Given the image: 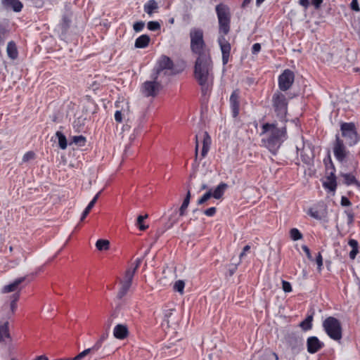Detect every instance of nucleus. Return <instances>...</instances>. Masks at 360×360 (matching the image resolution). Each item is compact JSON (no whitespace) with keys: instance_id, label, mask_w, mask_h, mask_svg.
<instances>
[{"instance_id":"1","label":"nucleus","mask_w":360,"mask_h":360,"mask_svg":"<svg viewBox=\"0 0 360 360\" xmlns=\"http://www.w3.org/2000/svg\"><path fill=\"white\" fill-rule=\"evenodd\" d=\"M260 136L262 146L272 155H276L288 139L287 129L284 124H279L276 122H266L261 126Z\"/></svg>"},{"instance_id":"2","label":"nucleus","mask_w":360,"mask_h":360,"mask_svg":"<svg viewBox=\"0 0 360 360\" xmlns=\"http://www.w3.org/2000/svg\"><path fill=\"white\" fill-rule=\"evenodd\" d=\"M213 65L210 55L198 56L194 66V76L201 86L202 93L206 95L213 84Z\"/></svg>"},{"instance_id":"3","label":"nucleus","mask_w":360,"mask_h":360,"mask_svg":"<svg viewBox=\"0 0 360 360\" xmlns=\"http://www.w3.org/2000/svg\"><path fill=\"white\" fill-rule=\"evenodd\" d=\"M191 50V51L201 56L202 55H210L206 50V44L203 39V31L200 28L193 27L190 31Z\"/></svg>"},{"instance_id":"4","label":"nucleus","mask_w":360,"mask_h":360,"mask_svg":"<svg viewBox=\"0 0 360 360\" xmlns=\"http://www.w3.org/2000/svg\"><path fill=\"white\" fill-rule=\"evenodd\" d=\"M323 328L330 338L340 341L342 338V328L340 321L335 317L326 318L322 323Z\"/></svg>"},{"instance_id":"5","label":"nucleus","mask_w":360,"mask_h":360,"mask_svg":"<svg viewBox=\"0 0 360 360\" xmlns=\"http://www.w3.org/2000/svg\"><path fill=\"white\" fill-rule=\"evenodd\" d=\"M272 107L277 117L281 121H286L288 101L285 94L276 91L272 96Z\"/></svg>"},{"instance_id":"6","label":"nucleus","mask_w":360,"mask_h":360,"mask_svg":"<svg viewBox=\"0 0 360 360\" xmlns=\"http://www.w3.org/2000/svg\"><path fill=\"white\" fill-rule=\"evenodd\" d=\"M215 10L219 21V33L226 35L230 30V9L228 6L224 4H219L216 6Z\"/></svg>"},{"instance_id":"7","label":"nucleus","mask_w":360,"mask_h":360,"mask_svg":"<svg viewBox=\"0 0 360 360\" xmlns=\"http://www.w3.org/2000/svg\"><path fill=\"white\" fill-rule=\"evenodd\" d=\"M341 136L349 146L356 145L360 141V135L354 122H342L340 124Z\"/></svg>"},{"instance_id":"8","label":"nucleus","mask_w":360,"mask_h":360,"mask_svg":"<svg viewBox=\"0 0 360 360\" xmlns=\"http://www.w3.org/2000/svg\"><path fill=\"white\" fill-rule=\"evenodd\" d=\"M333 150L335 159L340 162H345L349 154V151L344 143V141L340 138L339 134L335 135Z\"/></svg>"},{"instance_id":"9","label":"nucleus","mask_w":360,"mask_h":360,"mask_svg":"<svg viewBox=\"0 0 360 360\" xmlns=\"http://www.w3.org/2000/svg\"><path fill=\"white\" fill-rule=\"evenodd\" d=\"M295 80L294 72L285 69L279 76L278 79L279 89L282 91H286L290 89Z\"/></svg>"},{"instance_id":"10","label":"nucleus","mask_w":360,"mask_h":360,"mask_svg":"<svg viewBox=\"0 0 360 360\" xmlns=\"http://www.w3.org/2000/svg\"><path fill=\"white\" fill-rule=\"evenodd\" d=\"M158 77V76L154 75L153 76V81H146L143 84L142 92L146 96H155L160 91L161 85L157 81Z\"/></svg>"},{"instance_id":"11","label":"nucleus","mask_w":360,"mask_h":360,"mask_svg":"<svg viewBox=\"0 0 360 360\" xmlns=\"http://www.w3.org/2000/svg\"><path fill=\"white\" fill-rule=\"evenodd\" d=\"M287 344L293 354H298L303 347V339L294 334L289 335L287 338Z\"/></svg>"},{"instance_id":"12","label":"nucleus","mask_w":360,"mask_h":360,"mask_svg":"<svg viewBox=\"0 0 360 360\" xmlns=\"http://www.w3.org/2000/svg\"><path fill=\"white\" fill-rule=\"evenodd\" d=\"M218 43L220 46V49L222 53V63L225 65L228 63L230 52H231V44L226 39L224 35L219 36L218 38Z\"/></svg>"},{"instance_id":"13","label":"nucleus","mask_w":360,"mask_h":360,"mask_svg":"<svg viewBox=\"0 0 360 360\" xmlns=\"http://www.w3.org/2000/svg\"><path fill=\"white\" fill-rule=\"evenodd\" d=\"M172 60L169 57L162 56L158 61L155 75L157 76H159L161 73H164L165 75L167 71L172 70Z\"/></svg>"},{"instance_id":"14","label":"nucleus","mask_w":360,"mask_h":360,"mask_svg":"<svg viewBox=\"0 0 360 360\" xmlns=\"http://www.w3.org/2000/svg\"><path fill=\"white\" fill-rule=\"evenodd\" d=\"M230 108L233 117H238L240 110V92L238 90H235L231 94L229 98Z\"/></svg>"},{"instance_id":"15","label":"nucleus","mask_w":360,"mask_h":360,"mask_svg":"<svg viewBox=\"0 0 360 360\" xmlns=\"http://www.w3.org/2000/svg\"><path fill=\"white\" fill-rule=\"evenodd\" d=\"M324 347V343L316 336H311L307 340V352L315 354Z\"/></svg>"},{"instance_id":"16","label":"nucleus","mask_w":360,"mask_h":360,"mask_svg":"<svg viewBox=\"0 0 360 360\" xmlns=\"http://www.w3.org/2000/svg\"><path fill=\"white\" fill-rule=\"evenodd\" d=\"M129 335V330L127 325L117 324L113 329V335L119 340H124Z\"/></svg>"},{"instance_id":"17","label":"nucleus","mask_w":360,"mask_h":360,"mask_svg":"<svg viewBox=\"0 0 360 360\" xmlns=\"http://www.w3.org/2000/svg\"><path fill=\"white\" fill-rule=\"evenodd\" d=\"M307 214L317 220H321L326 216V209L321 207H311L309 209Z\"/></svg>"},{"instance_id":"18","label":"nucleus","mask_w":360,"mask_h":360,"mask_svg":"<svg viewBox=\"0 0 360 360\" xmlns=\"http://www.w3.org/2000/svg\"><path fill=\"white\" fill-rule=\"evenodd\" d=\"M323 186L325 188L330 191H335L337 187L336 176L333 172L327 176L326 181H323Z\"/></svg>"},{"instance_id":"19","label":"nucleus","mask_w":360,"mask_h":360,"mask_svg":"<svg viewBox=\"0 0 360 360\" xmlns=\"http://www.w3.org/2000/svg\"><path fill=\"white\" fill-rule=\"evenodd\" d=\"M25 279H26L25 276L16 278L11 283L5 285L4 287V288H3V292H5V293H7V292H11L15 291L18 289V286L23 281H25Z\"/></svg>"},{"instance_id":"20","label":"nucleus","mask_w":360,"mask_h":360,"mask_svg":"<svg viewBox=\"0 0 360 360\" xmlns=\"http://www.w3.org/2000/svg\"><path fill=\"white\" fill-rule=\"evenodd\" d=\"M2 4L6 7L12 8L15 12H19L22 8V4L19 0H3Z\"/></svg>"},{"instance_id":"21","label":"nucleus","mask_w":360,"mask_h":360,"mask_svg":"<svg viewBox=\"0 0 360 360\" xmlns=\"http://www.w3.org/2000/svg\"><path fill=\"white\" fill-rule=\"evenodd\" d=\"M228 188V185L226 183L221 182L215 188L214 191H212V196L215 199H221L226 191V189Z\"/></svg>"},{"instance_id":"22","label":"nucleus","mask_w":360,"mask_h":360,"mask_svg":"<svg viewBox=\"0 0 360 360\" xmlns=\"http://www.w3.org/2000/svg\"><path fill=\"white\" fill-rule=\"evenodd\" d=\"M6 53L8 56L12 60H15L18 58V51L16 44L14 41H11L8 43L6 47Z\"/></svg>"},{"instance_id":"23","label":"nucleus","mask_w":360,"mask_h":360,"mask_svg":"<svg viewBox=\"0 0 360 360\" xmlns=\"http://www.w3.org/2000/svg\"><path fill=\"white\" fill-rule=\"evenodd\" d=\"M150 40L148 35L142 34L136 39L134 46L137 49H144L148 46Z\"/></svg>"},{"instance_id":"24","label":"nucleus","mask_w":360,"mask_h":360,"mask_svg":"<svg viewBox=\"0 0 360 360\" xmlns=\"http://www.w3.org/2000/svg\"><path fill=\"white\" fill-rule=\"evenodd\" d=\"M202 148L201 151V155L202 158H204L209 150L211 139L207 132H204L202 134Z\"/></svg>"},{"instance_id":"25","label":"nucleus","mask_w":360,"mask_h":360,"mask_svg":"<svg viewBox=\"0 0 360 360\" xmlns=\"http://www.w3.org/2000/svg\"><path fill=\"white\" fill-rule=\"evenodd\" d=\"M102 192V190L100 191L94 198L93 199L90 201V202L89 203V205L86 206V207L84 209V210L83 211L82 214V216H81V219L80 220L81 221H83L86 217V216L89 214V212L91 211V210L92 209V207L94 206L95 203L96 202L98 198H99V195H101Z\"/></svg>"},{"instance_id":"26","label":"nucleus","mask_w":360,"mask_h":360,"mask_svg":"<svg viewBox=\"0 0 360 360\" xmlns=\"http://www.w3.org/2000/svg\"><path fill=\"white\" fill-rule=\"evenodd\" d=\"M158 8V3L155 0L148 1L143 6L144 11L152 16L153 13Z\"/></svg>"},{"instance_id":"27","label":"nucleus","mask_w":360,"mask_h":360,"mask_svg":"<svg viewBox=\"0 0 360 360\" xmlns=\"http://www.w3.org/2000/svg\"><path fill=\"white\" fill-rule=\"evenodd\" d=\"M342 176L344 179L345 184H347V186H360V183L356 180V177L352 174H342Z\"/></svg>"},{"instance_id":"28","label":"nucleus","mask_w":360,"mask_h":360,"mask_svg":"<svg viewBox=\"0 0 360 360\" xmlns=\"http://www.w3.org/2000/svg\"><path fill=\"white\" fill-rule=\"evenodd\" d=\"M5 338H10L8 321L3 325H0V342H3Z\"/></svg>"},{"instance_id":"29","label":"nucleus","mask_w":360,"mask_h":360,"mask_svg":"<svg viewBox=\"0 0 360 360\" xmlns=\"http://www.w3.org/2000/svg\"><path fill=\"white\" fill-rule=\"evenodd\" d=\"M121 287L117 292V297L118 299H122L129 291L131 285L124 283L123 281H120Z\"/></svg>"},{"instance_id":"30","label":"nucleus","mask_w":360,"mask_h":360,"mask_svg":"<svg viewBox=\"0 0 360 360\" xmlns=\"http://www.w3.org/2000/svg\"><path fill=\"white\" fill-rule=\"evenodd\" d=\"M191 199V191L188 190L186 195L183 201L181 206L179 208V214L180 216H184L185 214V211L187 209Z\"/></svg>"},{"instance_id":"31","label":"nucleus","mask_w":360,"mask_h":360,"mask_svg":"<svg viewBox=\"0 0 360 360\" xmlns=\"http://www.w3.org/2000/svg\"><path fill=\"white\" fill-rule=\"evenodd\" d=\"M312 321H313V316L309 315L300 323V326L304 331L309 330L311 329V328H312Z\"/></svg>"},{"instance_id":"32","label":"nucleus","mask_w":360,"mask_h":360,"mask_svg":"<svg viewBox=\"0 0 360 360\" xmlns=\"http://www.w3.org/2000/svg\"><path fill=\"white\" fill-rule=\"evenodd\" d=\"M56 137L58 139L59 147L62 150L66 149V148L68 146V142H67V139H66L65 136L62 132H60V131H57L56 133Z\"/></svg>"},{"instance_id":"33","label":"nucleus","mask_w":360,"mask_h":360,"mask_svg":"<svg viewBox=\"0 0 360 360\" xmlns=\"http://www.w3.org/2000/svg\"><path fill=\"white\" fill-rule=\"evenodd\" d=\"M71 17L72 15L70 12H66L63 14L61 22L63 29L67 30L69 27L71 22Z\"/></svg>"},{"instance_id":"34","label":"nucleus","mask_w":360,"mask_h":360,"mask_svg":"<svg viewBox=\"0 0 360 360\" xmlns=\"http://www.w3.org/2000/svg\"><path fill=\"white\" fill-rule=\"evenodd\" d=\"M135 273L136 271H134V270H132L131 268L128 269L125 272L124 278L121 281H123L124 283L127 282V283L131 285L132 280Z\"/></svg>"},{"instance_id":"35","label":"nucleus","mask_w":360,"mask_h":360,"mask_svg":"<svg viewBox=\"0 0 360 360\" xmlns=\"http://www.w3.org/2000/svg\"><path fill=\"white\" fill-rule=\"evenodd\" d=\"M110 243L108 240L99 239L96 243V247L98 250H106L109 248Z\"/></svg>"},{"instance_id":"36","label":"nucleus","mask_w":360,"mask_h":360,"mask_svg":"<svg viewBox=\"0 0 360 360\" xmlns=\"http://www.w3.org/2000/svg\"><path fill=\"white\" fill-rule=\"evenodd\" d=\"M185 282L183 280H178L174 284V290L179 292L181 295L184 292Z\"/></svg>"},{"instance_id":"37","label":"nucleus","mask_w":360,"mask_h":360,"mask_svg":"<svg viewBox=\"0 0 360 360\" xmlns=\"http://www.w3.org/2000/svg\"><path fill=\"white\" fill-rule=\"evenodd\" d=\"M212 190L209 189L197 201V204L198 205H201L205 204L209 199H210L212 196Z\"/></svg>"},{"instance_id":"38","label":"nucleus","mask_w":360,"mask_h":360,"mask_svg":"<svg viewBox=\"0 0 360 360\" xmlns=\"http://www.w3.org/2000/svg\"><path fill=\"white\" fill-rule=\"evenodd\" d=\"M86 138L82 136H75L72 137V143L79 146H84L86 143Z\"/></svg>"},{"instance_id":"39","label":"nucleus","mask_w":360,"mask_h":360,"mask_svg":"<svg viewBox=\"0 0 360 360\" xmlns=\"http://www.w3.org/2000/svg\"><path fill=\"white\" fill-rule=\"evenodd\" d=\"M8 36V31L6 27L0 23V46L4 44Z\"/></svg>"},{"instance_id":"40","label":"nucleus","mask_w":360,"mask_h":360,"mask_svg":"<svg viewBox=\"0 0 360 360\" xmlns=\"http://www.w3.org/2000/svg\"><path fill=\"white\" fill-rule=\"evenodd\" d=\"M19 297H20V294L18 292L15 293L12 295V300L10 304V308H11L12 314H13L15 312V311L17 308L16 303H17L18 300H19Z\"/></svg>"},{"instance_id":"41","label":"nucleus","mask_w":360,"mask_h":360,"mask_svg":"<svg viewBox=\"0 0 360 360\" xmlns=\"http://www.w3.org/2000/svg\"><path fill=\"white\" fill-rule=\"evenodd\" d=\"M148 217V215L146 214L145 216H143V215H139L138 217H137V225L139 226V228L141 231H144L146 230L147 228H148V226H146L143 224V221L145 219H146Z\"/></svg>"},{"instance_id":"42","label":"nucleus","mask_w":360,"mask_h":360,"mask_svg":"<svg viewBox=\"0 0 360 360\" xmlns=\"http://www.w3.org/2000/svg\"><path fill=\"white\" fill-rule=\"evenodd\" d=\"M290 237L293 240H297L302 237V233L297 229L293 228L290 230Z\"/></svg>"},{"instance_id":"43","label":"nucleus","mask_w":360,"mask_h":360,"mask_svg":"<svg viewBox=\"0 0 360 360\" xmlns=\"http://www.w3.org/2000/svg\"><path fill=\"white\" fill-rule=\"evenodd\" d=\"M147 27L150 31H158L160 29V24L158 21H149Z\"/></svg>"},{"instance_id":"44","label":"nucleus","mask_w":360,"mask_h":360,"mask_svg":"<svg viewBox=\"0 0 360 360\" xmlns=\"http://www.w3.org/2000/svg\"><path fill=\"white\" fill-rule=\"evenodd\" d=\"M91 354L90 349H86L79 354H78L77 356H75L73 358H70V360H82L83 358H84L86 355Z\"/></svg>"},{"instance_id":"45","label":"nucleus","mask_w":360,"mask_h":360,"mask_svg":"<svg viewBox=\"0 0 360 360\" xmlns=\"http://www.w3.org/2000/svg\"><path fill=\"white\" fill-rule=\"evenodd\" d=\"M345 213L347 215V224L351 225L354 221V214L352 210H345Z\"/></svg>"},{"instance_id":"46","label":"nucleus","mask_w":360,"mask_h":360,"mask_svg":"<svg viewBox=\"0 0 360 360\" xmlns=\"http://www.w3.org/2000/svg\"><path fill=\"white\" fill-rule=\"evenodd\" d=\"M35 157V153L32 151H28L25 153L22 157V162H27L31 160H33Z\"/></svg>"},{"instance_id":"47","label":"nucleus","mask_w":360,"mask_h":360,"mask_svg":"<svg viewBox=\"0 0 360 360\" xmlns=\"http://www.w3.org/2000/svg\"><path fill=\"white\" fill-rule=\"evenodd\" d=\"M145 23L143 21H139L134 24L133 28L136 32H139L144 28Z\"/></svg>"},{"instance_id":"48","label":"nucleus","mask_w":360,"mask_h":360,"mask_svg":"<svg viewBox=\"0 0 360 360\" xmlns=\"http://www.w3.org/2000/svg\"><path fill=\"white\" fill-rule=\"evenodd\" d=\"M282 288L285 292H290L292 290L290 283L286 281H282Z\"/></svg>"},{"instance_id":"49","label":"nucleus","mask_w":360,"mask_h":360,"mask_svg":"<svg viewBox=\"0 0 360 360\" xmlns=\"http://www.w3.org/2000/svg\"><path fill=\"white\" fill-rule=\"evenodd\" d=\"M217 212V209L214 207H211L207 210H205L203 213L207 217H213Z\"/></svg>"},{"instance_id":"50","label":"nucleus","mask_w":360,"mask_h":360,"mask_svg":"<svg viewBox=\"0 0 360 360\" xmlns=\"http://www.w3.org/2000/svg\"><path fill=\"white\" fill-rule=\"evenodd\" d=\"M101 346H102L101 341H97L94 345V346H92L91 347L88 348V349H90L91 353H94V352H97L101 347Z\"/></svg>"},{"instance_id":"51","label":"nucleus","mask_w":360,"mask_h":360,"mask_svg":"<svg viewBox=\"0 0 360 360\" xmlns=\"http://www.w3.org/2000/svg\"><path fill=\"white\" fill-rule=\"evenodd\" d=\"M261 50V45L259 43H255L252 46V53L257 55Z\"/></svg>"},{"instance_id":"52","label":"nucleus","mask_w":360,"mask_h":360,"mask_svg":"<svg viewBox=\"0 0 360 360\" xmlns=\"http://www.w3.org/2000/svg\"><path fill=\"white\" fill-rule=\"evenodd\" d=\"M316 262L317 264L318 269L319 270H321V267L323 266V258H322V255H321V252L318 253L316 258Z\"/></svg>"},{"instance_id":"53","label":"nucleus","mask_w":360,"mask_h":360,"mask_svg":"<svg viewBox=\"0 0 360 360\" xmlns=\"http://www.w3.org/2000/svg\"><path fill=\"white\" fill-rule=\"evenodd\" d=\"M351 8L356 12L360 11L358 0H352L350 4Z\"/></svg>"},{"instance_id":"54","label":"nucleus","mask_w":360,"mask_h":360,"mask_svg":"<svg viewBox=\"0 0 360 360\" xmlns=\"http://www.w3.org/2000/svg\"><path fill=\"white\" fill-rule=\"evenodd\" d=\"M302 250L305 252L307 258L310 260H312L313 258H312V256L311 255V252H310V250L309 248L307 246V245H302Z\"/></svg>"},{"instance_id":"55","label":"nucleus","mask_w":360,"mask_h":360,"mask_svg":"<svg viewBox=\"0 0 360 360\" xmlns=\"http://www.w3.org/2000/svg\"><path fill=\"white\" fill-rule=\"evenodd\" d=\"M340 204L342 206L347 207L351 205V202L347 197L342 196L341 198Z\"/></svg>"},{"instance_id":"56","label":"nucleus","mask_w":360,"mask_h":360,"mask_svg":"<svg viewBox=\"0 0 360 360\" xmlns=\"http://www.w3.org/2000/svg\"><path fill=\"white\" fill-rule=\"evenodd\" d=\"M115 120L117 122H122V112L121 110H117L115 113Z\"/></svg>"},{"instance_id":"57","label":"nucleus","mask_w":360,"mask_h":360,"mask_svg":"<svg viewBox=\"0 0 360 360\" xmlns=\"http://www.w3.org/2000/svg\"><path fill=\"white\" fill-rule=\"evenodd\" d=\"M348 245L352 248V249H358V242L355 239H349L348 241Z\"/></svg>"},{"instance_id":"58","label":"nucleus","mask_w":360,"mask_h":360,"mask_svg":"<svg viewBox=\"0 0 360 360\" xmlns=\"http://www.w3.org/2000/svg\"><path fill=\"white\" fill-rule=\"evenodd\" d=\"M323 0H311V4L315 7V8H319Z\"/></svg>"},{"instance_id":"59","label":"nucleus","mask_w":360,"mask_h":360,"mask_svg":"<svg viewBox=\"0 0 360 360\" xmlns=\"http://www.w3.org/2000/svg\"><path fill=\"white\" fill-rule=\"evenodd\" d=\"M143 259L142 258H137L135 261V266L134 268H131L132 270H134V271H136V270L140 266Z\"/></svg>"},{"instance_id":"60","label":"nucleus","mask_w":360,"mask_h":360,"mask_svg":"<svg viewBox=\"0 0 360 360\" xmlns=\"http://www.w3.org/2000/svg\"><path fill=\"white\" fill-rule=\"evenodd\" d=\"M250 250V246L247 245H245L243 249V251L240 254L239 257H240V259H242L246 254V252L248 251H249Z\"/></svg>"},{"instance_id":"61","label":"nucleus","mask_w":360,"mask_h":360,"mask_svg":"<svg viewBox=\"0 0 360 360\" xmlns=\"http://www.w3.org/2000/svg\"><path fill=\"white\" fill-rule=\"evenodd\" d=\"M359 252L358 249H352L349 252V257L351 259H354L356 257V255Z\"/></svg>"},{"instance_id":"62","label":"nucleus","mask_w":360,"mask_h":360,"mask_svg":"<svg viewBox=\"0 0 360 360\" xmlns=\"http://www.w3.org/2000/svg\"><path fill=\"white\" fill-rule=\"evenodd\" d=\"M299 4L304 8H307L310 4L309 0H300Z\"/></svg>"},{"instance_id":"63","label":"nucleus","mask_w":360,"mask_h":360,"mask_svg":"<svg viewBox=\"0 0 360 360\" xmlns=\"http://www.w3.org/2000/svg\"><path fill=\"white\" fill-rule=\"evenodd\" d=\"M327 161H328L329 163L330 164L332 169L333 170H335V167H334L333 164L332 162L330 154H328V159H324V162H325L326 165L327 164Z\"/></svg>"},{"instance_id":"64","label":"nucleus","mask_w":360,"mask_h":360,"mask_svg":"<svg viewBox=\"0 0 360 360\" xmlns=\"http://www.w3.org/2000/svg\"><path fill=\"white\" fill-rule=\"evenodd\" d=\"M34 360H49L48 357L44 355L37 356Z\"/></svg>"}]
</instances>
